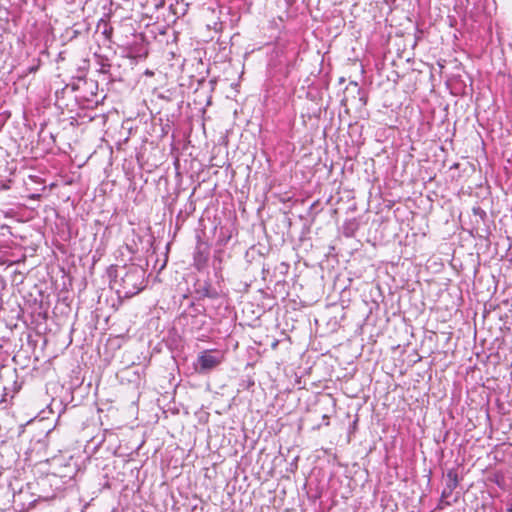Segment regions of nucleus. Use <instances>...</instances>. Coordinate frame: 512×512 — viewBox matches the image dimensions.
Here are the masks:
<instances>
[{"mask_svg":"<svg viewBox=\"0 0 512 512\" xmlns=\"http://www.w3.org/2000/svg\"><path fill=\"white\" fill-rule=\"evenodd\" d=\"M123 270L124 274L120 277L117 293L119 296L131 298L144 288L145 271L135 265L124 267Z\"/></svg>","mask_w":512,"mask_h":512,"instance_id":"nucleus-1","label":"nucleus"},{"mask_svg":"<svg viewBox=\"0 0 512 512\" xmlns=\"http://www.w3.org/2000/svg\"><path fill=\"white\" fill-rule=\"evenodd\" d=\"M452 495V492H449L448 491V488L445 486L444 490L442 491V494H441V499H440V503H439V507L441 509L444 508V506H450L452 505V502L448 500V498Z\"/></svg>","mask_w":512,"mask_h":512,"instance_id":"nucleus-5","label":"nucleus"},{"mask_svg":"<svg viewBox=\"0 0 512 512\" xmlns=\"http://www.w3.org/2000/svg\"><path fill=\"white\" fill-rule=\"evenodd\" d=\"M252 385H254V381H253V380H250V381L248 382L247 387L252 386Z\"/></svg>","mask_w":512,"mask_h":512,"instance_id":"nucleus-10","label":"nucleus"},{"mask_svg":"<svg viewBox=\"0 0 512 512\" xmlns=\"http://www.w3.org/2000/svg\"><path fill=\"white\" fill-rule=\"evenodd\" d=\"M448 481L446 483V487L449 492H453L455 488L458 486V477L457 474L453 471H449L447 473Z\"/></svg>","mask_w":512,"mask_h":512,"instance_id":"nucleus-4","label":"nucleus"},{"mask_svg":"<svg viewBox=\"0 0 512 512\" xmlns=\"http://www.w3.org/2000/svg\"><path fill=\"white\" fill-rule=\"evenodd\" d=\"M195 264L200 267L207 261V253L201 250V245H198L194 253Z\"/></svg>","mask_w":512,"mask_h":512,"instance_id":"nucleus-3","label":"nucleus"},{"mask_svg":"<svg viewBox=\"0 0 512 512\" xmlns=\"http://www.w3.org/2000/svg\"><path fill=\"white\" fill-rule=\"evenodd\" d=\"M473 211H474L475 214L485 215L484 210H482L479 207L478 208H474Z\"/></svg>","mask_w":512,"mask_h":512,"instance_id":"nucleus-8","label":"nucleus"},{"mask_svg":"<svg viewBox=\"0 0 512 512\" xmlns=\"http://www.w3.org/2000/svg\"><path fill=\"white\" fill-rule=\"evenodd\" d=\"M224 360V355L219 350H205L201 352L197 358L198 372L207 373L217 366H219Z\"/></svg>","mask_w":512,"mask_h":512,"instance_id":"nucleus-2","label":"nucleus"},{"mask_svg":"<svg viewBox=\"0 0 512 512\" xmlns=\"http://www.w3.org/2000/svg\"><path fill=\"white\" fill-rule=\"evenodd\" d=\"M39 63H40V61L37 60V64L28 67L25 74L35 73L39 69Z\"/></svg>","mask_w":512,"mask_h":512,"instance_id":"nucleus-6","label":"nucleus"},{"mask_svg":"<svg viewBox=\"0 0 512 512\" xmlns=\"http://www.w3.org/2000/svg\"><path fill=\"white\" fill-rule=\"evenodd\" d=\"M9 183H10V181L3 182L1 184V189H3V190L9 189L10 188Z\"/></svg>","mask_w":512,"mask_h":512,"instance_id":"nucleus-7","label":"nucleus"},{"mask_svg":"<svg viewBox=\"0 0 512 512\" xmlns=\"http://www.w3.org/2000/svg\"><path fill=\"white\" fill-rule=\"evenodd\" d=\"M507 512H512V502L508 504Z\"/></svg>","mask_w":512,"mask_h":512,"instance_id":"nucleus-9","label":"nucleus"}]
</instances>
